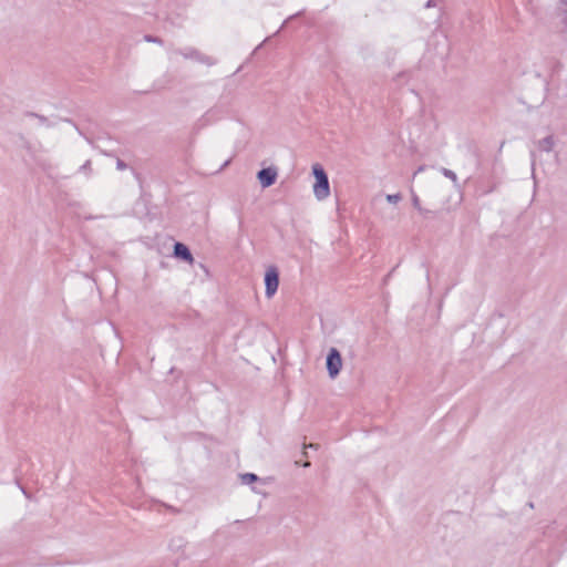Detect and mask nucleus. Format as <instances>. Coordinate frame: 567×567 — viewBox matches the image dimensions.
I'll return each instance as SVG.
<instances>
[{
	"label": "nucleus",
	"mask_w": 567,
	"mask_h": 567,
	"mask_svg": "<svg viewBox=\"0 0 567 567\" xmlns=\"http://www.w3.org/2000/svg\"><path fill=\"white\" fill-rule=\"evenodd\" d=\"M230 112L229 103L220 100L216 105L210 107L197 122L196 126L202 128L212 123L219 121Z\"/></svg>",
	"instance_id": "1"
},
{
	"label": "nucleus",
	"mask_w": 567,
	"mask_h": 567,
	"mask_svg": "<svg viewBox=\"0 0 567 567\" xmlns=\"http://www.w3.org/2000/svg\"><path fill=\"white\" fill-rule=\"evenodd\" d=\"M173 54L182 55L186 60H193L197 63L212 66L216 64V60L209 55L204 54L199 50L193 47H185L182 49H174Z\"/></svg>",
	"instance_id": "2"
},
{
	"label": "nucleus",
	"mask_w": 567,
	"mask_h": 567,
	"mask_svg": "<svg viewBox=\"0 0 567 567\" xmlns=\"http://www.w3.org/2000/svg\"><path fill=\"white\" fill-rule=\"evenodd\" d=\"M326 368L330 379H336L342 369V357L337 348H330L326 357Z\"/></svg>",
	"instance_id": "3"
},
{
	"label": "nucleus",
	"mask_w": 567,
	"mask_h": 567,
	"mask_svg": "<svg viewBox=\"0 0 567 567\" xmlns=\"http://www.w3.org/2000/svg\"><path fill=\"white\" fill-rule=\"evenodd\" d=\"M265 295L271 298L279 287V269L276 266H269L265 272Z\"/></svg>",
	"instance_id": "4"
},
{
	"label": "nucleus",
	"mask_w": 567,
	"mask_h": 567,
	"mask_svg": "<svg viewBox=\"0 0 567 567\" xmlns=\"http://www.w3.org/2000/svg\"><path fill=\"white\" fill-rule=\"evenodd\" d=\"M278 172L274 166L264 167L257 173V179L262 188L272 186L277 181Z\"/></svg>",
	"instance_id": "5"
},
{
	"label": "nucleus",
	"mask_w": 567,
	"mask_h": 567,
	"mask_svg": "<svg viewBox=\"0 0 567 567\" xmlns=\"http://www.w3.org/2000/svg\"><path fill=\"white\" fill-rule=\"evenodd\" d=\"M173 256L179 260L192 264L194 261L193 254L187 245L176 241L173 246Z\"/></svg>",
	"instance_id": "6"
},
{
	"label": "nucleus",
	"mask_w": 567,
	"mask_h": 567,
	"mask_svg": "<svg viewBox=\"0 0 567 567\" xmlns=\"http://www.w3.org/2000/svg\"><path fill=\"white\" fill-rule=\"evenodd\" d=\"M313 194L319 200L326 199L330 195L329 178L316 181L313 185Z\"/></svg>",
	"instance_id": "7"
},
{
	"label": "nucleus",
	"mask_w": 567,
	"mask_h": 567,
	"mask_svg": "<svg viewBox=\"0 0 567 567\" xmlns=\"http://www.w3.org/2000/svg\"><path fill=\"white\" fill-rule=\"evenodd\" d=\"M555 142L553 135H548L538 142V148L544 152H550Z\"/></svg>",
	"instance_id": "8"
},
{
	"label": "nucleus",
	"mask_w": 567,
	"mask_h": 567,
	"mask_svg": "<svg viewBox=\"0 0 567 567\" xmlns=\"http://www.w3.org/2000/svg\"><path fill=\"white\" fill-rule=\"evenodd\" d=\"M312 175H313L316 181L329 178L327 172L323 168V166L321 164H319V163H316V164L312 165Z\"/></svg>",
	"instance_id": "9"
},
{
	"label": "nucleus",
	"mask_w": 567,
	"mask_h": 567,
	"mask_svg": "<svg viewBox=\"0 0 567 567\" xmlns=\"http://www.w3.org/2000/svg\"><path fill=\"white\" fill-rule=\"evenodd\" d=\"M240 480L243 484H251L258 482L260 478L255 473H244L240 474Z\"/></svg>",
	"instance_id": "10"
},
{
	"label": "nucleus",
	"mask_w": 567,
	"mask_h": 567,
	"mask_svg": "<svg viewBox=\"0 0 567 567\" xmlns=\"http://www.w3.org/2000/svg\"><path fill=\"white\" fill-rule=\"evenodd\" d=\"M441 173H442L446 178L451 179L455 186L457 185L458 179H457L456 174H455L453 171H451V169H449V168H445V167H442V168H441Z\"/></svg>",
	"instance_id": "11"
},
{
	"label": "nucleus",
	"mask_w": 567,
	"mask_h": 567,
	"mask_svg": "<svg viewBox=\"0 0 567 567\" xmlns=\"http://www.w3.org/2000/svg\"><path fill=\"white\" fill-rule=\"evenodd\" d=\"M412 205L419 213H423V207L421 206V202L419 196L415 193H412Z\"/></svg>",
	"instance_id": "12"
},
{
	"label": "nucleus",
	"mask_w": 567,
	"mask_h": 567,
	"mask_svg": "<svg viewBox=\"0 0 567 567\" xmlns=\"http://www.w3.org/2000/svg\"><path fill=\"white\" fill-rule=\"evenodd\" d=\"M401 198L402 196L400 193L386 195V200L390 204H398L401 200Z\"/></svg>",
	"instance_id": "13"
},
{
	"label": "nucleus",
	"mask_w": 567,
	"mask_h": 567,
	"mask_svg": "<svg viewBox=\"0 0 567 567\" xmlns=\"http://www.w3.org/2000/svg\"><path fill=\"white\" fill-rule=\"evenodd\" d=\"M424 218L433 219L437 217V212L423 208V213H420Z\"/></svg>",
	"instance_id": "14"
},
{
	"label": "nucleus",
	"mask_w": 567,
	"mask_h": 567,
	"mask_svg": "<svg viewBox=\"0 0 567 567\" xmlns=\"http://www.w3.org/2000/svg\"><path fill=\"white\" fill-rule=\"evenodd\" d=\"M144 40L146 42H151V43L163 44V40L161 38L152 35V34L144 35Z\"/></svg>",
	"instance_id": "15"
},
{
	"label": "nucleus",
	"mask_w": 567,
	"mask_h": 567,
	"mask_svg": "<svg viewBox=\"0 0 567 567\" xmlns=\"http://www.w3.org/2000/svg\"><path fill=\"white\" fill-rule=\"evenodd\" d=\"M27 115L28 116H32V117H37L42 125H48V118L45 116H43V115L33 113V112H29V113H27Z\"/></svg>",
	"instance_id": "16"
},
{
	"label": "nucleus",
	"mask_w": 567,
	"mask_h": 567,
	"mask_svg": "<svg viewBox=\"0 0 567 567\" xmlns=\"http://www.w3.org/2000/svg\"><path fill=\"white\" fill-rule=\"evenodd\" d=\"M116 168L118 171H124L127 168V164L124 161H122L121 158H117L116 159Z\"/></svg>",
	"instance_id": "17"
},
{
	"label": "nucleus",
	"mask_w": 567,
	"mask_h": 567,
	"mask_svg": "<svg viewBox=\"0 0 567 567\" xmlns=\"http://www.w3.org/2000/svg\"><path fill=\"white\" fill-rule=\"evenodd\" d=\"M80 172L91 171V161L87 159L82 166L79 168Z\"/></svg>",
	"instance_id": "18"
},
{
	"label": "nucleus",
	"mask_w": 567,
	"mask_h": 567,
	"mask_svg": "<svg viewBox=\"0 0 567 567\" xmlns=\"http://www.w3.org/2000/svg\"><path fill=\"white\" fill-rule=\"evenodd\" d=\"M433 6H434L433 0H429V1L426 2V4H425V8H431V7H433Z\"/></svg>",
	"instance_id": "19"
},
{
	"label": "nucleus",
	"mask_w": 567,
	"mask_h": 567,
	"mask_svg": "<svg viewBox=\"0 0 567 567\" xmlns=\"http://www.w3.org/2000/svg\"><path fill=\"white\" fill-rule=\"evenodd\" d=\"M560 2L566 7V8H564V10L567 12V1L566 0H560Z\"/></svg>",
	"instance_id": "20"
},
{
	"label": "nucleus",
	"mask_w": 567,
	"mask_h": 567,
	"mask_svg": "<svg viewBox=\"0 0 567 567\" xmlns=\"http://www.w3.org/2000/svg\"><path fill=\"white\" fill-rule=\"evenodd\" d=\"M527 506H528L529 508H534V503H533V502H528V503H527Z\"/></svg>",
	"instance_id": "21"
}]
</instances>
